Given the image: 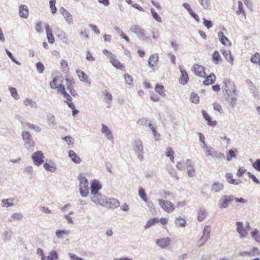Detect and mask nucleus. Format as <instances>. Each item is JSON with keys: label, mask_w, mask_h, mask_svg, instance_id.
Instances as JSON below:
<instances>
[{"label": "nucleus", "mask_w": 260, "mask_h": 260, "mask_svg": "<svg viewBox=\"0 0 260 260\" xmlns=\"http://www.w3.org/2000/svg\"><path fill=\"white\" fill-rule=\"evenodd\" d=\"M132 146L137 157L140 161L144 159V150L142 141L139 139H136L132 141Z\"/></svg>", "instance_id": "obj_1"}, {"label": "nucleus", "mask_w": 260, "mask_h": 260, "mask_svg": "<svg viewBox=\"0 0 260 260\" xmlns=\"http://www.w3.org/2000/svg\"><path fill=\"white\" fill-rule=\"evenodd\" d=\"M79 180V192L82 198H86L89 193L88 181L87 178L82 174L78 176Z\"/></svg>", "instance_id": "obj_2"}, {"label": "nucleus", "mask_w": 260, "mask_h": 260, "mask_svg": "<svg viewBox=\"0 0 260 260\" xmlns=\"http://www.w3.org/2000/svg\"><path fill=\"white\" fill-rule=\"evenodd\" d=\"M225 100L228 103L235 108L237 105L238 93L235 85H233V91L224 94Z\"/></svg>", "instance_id": "obj_3"}, {"label": "nucleus", "mask_w": 260, "mask_h": 260, "mask_svg": "<svg viewBox=\"0 0 260 260\" xmlns=\"http://www.w3.org/2000/svg\"><path fill=\"white\" fill-rule=\"evenodd\" d=\"M21 136L24 141L25 147L28 150H34L35 143L30 133L27 131H23L22 132Z\"/></svg>", "instance_id": "obj_4"}, {"label": "nucleus", "mask_w": 260, "mask_h": 260, "mask_svg": "<svg viewBox=\"0 0 260 260\" xmlns=\"http://www.w3.org/2000/svg\"><path fill=\"white\" fill-rule=\"evenodd\" d=\"M158 203L160 207L167 213H171L175 210V207L169 201L163 199H158Z\"/></svg>", "instance_id": "obj_5"}, {"label": "nucleus", "mask_w": 260, "mask_h": 260, "mask_svg": "<svg viewBox=\"0 0 260 260\" xmlns=\"http://www.w3.org/2000/svg\"><path fill=\"white\" fill-rule=\"evenodd\" d=\"M235 197L233 195L223 196L218 201V207L220 208H226L229 204L235 200Z\"/></svg>", "instance_id": "obj_6"}, {"label": "nucleus", "mask_w": 260, "mask_h": 260, "mask_svg": "<svg viewBox=\"0 0 260 260\" xmlns=\"http://www.w3.org/2000/svg\"><path fill=\"white\" fill-rule=\"evenodd\" d=\"M130 30L142 41H145L148 38L145 35L144 29L138 25H133L130 28Z\"/></svg>", "instance_id": "obj_7"}, {"label": "nucleus", "mask_w": 260, "mask_h": 260, "mask_svg": "<svg viewBox=\"0 0 260 260\" xmlns=\"http://www.w3.org/2000/svg\"><path fill=\"white\" fill-rule=\"evenodd\" d=\"M211 229L209 225H206L203 230V235L198 241L199 246L201 247L206 242L210 237Z\"/></svg>", "instance_id": "obj_8"}, {"label": "nucleus", "mask_w": 260, "mask_h": 260, "mask_svg": "<svg viewBox=\"0 0 260 260\" xmlns=\"http://www.w3.org/2000/svg\"><path fill=\"white\" fill-rule=\"evenodd\" d=\"M120 203L119 201L114 198H105L104 205L102 206L106 207L109 208H116L119 207Z\"/></svg>", "instance_id": "obj_9"}, {"label": "nucleus", "mask_w": 260, "mask_h": 260, "mask_svg": "<svg viewBox=\"0 0 260 260\" xmlns=\"http://www.w3.org/2000/svg\"><path fill=\"white\" fill-rule=\"evenodd\" d=\"M191 70L196 76L201 78H205L206 73L203 66L198 64H194L191 68Z\"/></svg>", "instance_id": "obj_10"}, {"label": "nucleus", "mask_w": 260, "mask_h": 260, "mask_svg": "<svg viewBox=\"0 0 260 260\" xmlns=\"http://www.w3.org/2000/svg\"><path fill=\"white\" fill-rule=\"evenodd\" d=\"M32 159L34 164L36 166L41 165L44 161L45 158L43 153L40 151H38L32 154Z\"/></svg>", "instance_id": "obj_11"}, {"label": "nucleus", "mask_w": 260, "mask_h": 260, "mask_svg": "<svg viewBox=\"0 0 260 260\" xmlns=\"http://www.w3.org/2000/svg\"><path fill=\"white\" fill-rule=\"evenodd\" d=\"M105 198V196H103L101 193H99L91 194L90 197V199L94 204L102 206V205H104Z\"/></svg>", "instance_id": "obj_12"}, {"label": "nucleus", "mask_w": 260, "mask_h": 260, "mask_svg": "<svg viewBox=\"0 0 260 260\" xmlns=\"http://www.w3.org/2000/svg\"><path fill=\"white\" fill-rule=\"evenodd\" d=\"M171 239L168 237L158 239L155 240L156 244L162 249L167 248L171 244Z\"/></svg>", "instance_id": "obj_13"}, {"label": "nucleus", "mask_w": 260, "mask_h": 260, "mask_svg": "<svg viewBox=\"0 0 260 260\" xmlns=\"http://www.w3.org/2000/svg\"><path fill=\"white\" fill-rule=\"evenodd\" d=\"M59 12L63 16L66 21L68 22V24H73V16L69 11H68L64 8L61 7L59 9Z\"/></svg>", "instance_id": "obj_14"}, {"label": "nucleus", "mask_w": 260, "mask_h": 260, "mask_svg": "<svg viewBox=\"0 0 260 260\" xmlns=\"http://www.w3.org/2000/svg\"><path fill=\"white\" fill-rule=\"evenodd\" d=\"M260 255V250L257 247H253L249 250H246L241 252V255L249 256H258Z\"/></svg>", "instance_id": "obj_15"}, {"label": "nucleus", "mask_w": 260, "mask_h": 260, "mask_svg": "<svg viewBox=\"0 0 260 260\" xmlns=\"http://www.w3.org/2000/svg\"><path fill=\"white\" fill-rule=\"evenodd\" d=\"M102 188L100 182L96 180H93L91 183L90 190L91 195L98 193L99 191Z\"/></svg>", "instance_id": "obj_16"}, {"label": "nucleus", "mask_w": 260, "mask_h": 260, "mask_svg": "<svg viewBox=\"0 0 260 260\" xmlns=\"http://www.w3.org/2000/svg\"><path fill=\"white\" fill-rule=\"evenodd\" d=\"M101 132L105 136L107 139L110 141L113 140V136L111 131L104 124H102Z\"/></svg>", "instance_id": "obj_17"}, {"label": "nucleus", "mask_w": 260, "mask_h": 260, "mask_svg": "<svg viewBox=\"0 0 260 260\" xmlns=\"http://www.w3.org/2000/svg\"><path fill=\"white\" fill-rule=\"evenodd\" d=\"M179 69L181 74V76L179 79V82L180 84L184 85L187 83L188 76L187 72L183 69L182 66H179Z\"/></svg>", "instance_id": "obj_18"}, {"label": "nucleus", "mask_w": 260, "mask_h": 260, "mask_svg": "<svg viewBox=\"0 0 260 260\" xmlns=\"http://www.w3.org/2000/svg\"><path fill=\"white\" fill-rule=\"evenodd\" d=\"M221 52L222 53L225 59L231 64H233L234 57L232 54L231 51L230 50H225L223 49L221 50Z\"/></svg>", "instance_id": "obj_19"}, {"label": "nucleus", "mask_w": 260, "mask_h": 260, "mask_svg": "<svg viewBox=\"0 0 260 260\" xmlns=\"http://www.w3.org/2000/svg\"><path fill=\"white\" fill-rule=\"evenodd\" d=\"M226 181L230 184L234 185H238L242 182V181L239 179H234L233 175L231 173H228L225 175Z\"/></svg>", "instance_id": "obj_20"}, {"label": "nucleus", "mask_w": 260, "mask_h": 260, "mask_svg": "<svg viewBox=\"0 0 260 260\" xmlns=\"http://www.w3.org/2000/svg\"><path fill=\"white\" fill-rule=\"evenodd\" d=\"M237 231L240 234L241 237H245L247 236L248 233L246 231V229L243 227V223L241 222H237Z\"/></svg>", "instance_id": "obj_21"}, {"label": "nucleus", "mask_w": 260, "mask_h": 260, "mask_svg": "<svg viewBox=\"0 0 260 260\" xmlns=\"http://www.w3.org/2000/svg\"><path fill=\"white\" fill-rule=\"evenodd\" d=\"M70 234V231L67 230H58L55 232V236L58 239H63L66 237H68Z\"/></svg>", "instance_id": "obj_22"}, {"label": "nucleus", "mask_w": 260, "mask_h": 260, "mask_svg": "<svg viewBox=\"0 0 260 260\" xmlns=\"http://www.w3.org/2000/svg\"><path fill=\"white\" fill-rule=\"evenodd\" d=\"M218 37L219 41L223 45H228L231 46V43L230 42L229 39L224 35V34L222 31H219L218 33Z\"/></svg>", "instance_id": "obj_23"}, {"label": "nucleus", "mask_w": 260, "mask_h": 260, "mask_svg": "<svg viewBox=\"0 0 260 260\" xmlns=\"http://www.w3.org/2000/svg\"><path fill=\"white\" fill-rule=\"evenodd\" d=\"M158 61V55L157 54H153L150 55L149 60L148 63L150 68H153L155 66Z\"/></svg>", "instance_id": "obj_24"}, {"label": "nucleus", "mask_w": 260, "mask_h": 260, "mask_svg": "<svg viewBox=\"0 0 260 260\" xmlns=\"http://www.w3.org/2000/svg\"><path fill=\"white\" fill-rule=\"evenodd\" d=\"M102 94L104 95V101L108 105L107 107H109L112 101V95L107 90L103 91Z\"/></svg>", "instance_id": "obj_25"}, {"label": "nucleus", "mask_w": 260, "mask_h": 260, "mask_svg": "<svg viewBox=\"0 0 260 260\" xmlns=\"http://www.w3.org/2000/svg\"><path fill=\"white\" fill-rule=\"evenodd\" d=\"M216 77L214 73L210 74V75L208 76L203 82V83L205 85H209L212 84L215 81Z\"/></svg>", "instance_id": "obj_26"}, {"label": "nucleus", "mask_w": 260, "mask_h": 260, "mask_svg": "<svg viewBox=\"0 0 260 260\" xmlns=\"http://www.w3.org/2000/svg\"><path fill=\"white\" fill-rule=\"evenodd\" d=\"M224 188V184L222 182H215L212 185V190L215 192L221 191Z\"/></svg>", "instance_id": "obj_27"}, {"label": "nucleus", "mask_w": 260, "mask_h": 260, "mask_svg": "<svg viewBox=\"0 0 260 260\" xmlns=\"http://www.w3.org/2000/svg\"><path fill=\"white\" fill-rule=\"evenodd\" d=\"M45 29L48 42L51 44H53L55 41L54 38L52 33V30L50 29L49 25L48 24L45 25Z\"/></svg>", "instance_id": "obj_28"}, {"label": "nucleus", "mask_w": 260, "mask_h": 260, "mask_svg": "<svg viewBox=\"0 0 260 260\" xmlns=\"http://www.w3.org/2000/svg\"><path fill=\"white\" fill-rule=\"evenodd\" d=\"M69 156L72 161L76 164H79L81 161L80 157L73 150H70L69 152Z\"/></svg>", "instance_id": "obj_29"}, {"label": "nucleus", "mask_w": 260, "mask_h": 260, "mask_svg": "<svg viewBox=\"0 0 260 260\" xmlns=\"http://www.w3.org/2000/svg\"><path fill=\"white\" fill-rule=\"evenodd\" d=\"M19 15L20 17L26 18L28 15V10L27 7L24 5H22L19 7Z\"/></svg>", "instance_id": "obj_30"}, {"label": "nucleus", "mask_w": 260, "mask_h": 260, "mask_svg": "<svg viewBox=\"0 0 260 260\" xmlns=\"http://www.w3.org/2000/svg\"><path fill=\"white\" fill-rule=\"evenodd\" d=\"M202 114L204 118L207 121L208 125L214 126L217 124V122L216 121H212L210 116L205 110L202 111Z\"/></svg>", "instance_id": "obj_31"}, {"label": "nucleus", "mask_w": 260, "mask_h": 260, "mask_svg": "<svg viewBox=\"0 0 260 260\" xmlns=\"http://www.w3.org/2000/svg\"><path fill=\"white\" fill-rule=\"evenodd\" d=\"M213 62L215 64H218L222 60V58L217 51H215L212 55Z\"/></svg>", "instance_id": "obj_32"}, {"label": "nucleus", "mask_w": 260, "mask_h": 260, "mask_svg": "<svg viewBox=\"0 0 260 260\" xmlns=\"http://www.w3.org/2000/svg\"><path fill=\"white\" fill-rule=\"evenodd\" d=\"M76 73L81 82L88 83V77L83 71L80 70H77Z\"/></svg>", "instance_id": "obj_33"}, {"label": "nucleus", "mask_w": 260, "mask_h": 260, "mask_svg": "<svg viewBox=\"0 0 260 260\" xmlns=\"http://www.w3.org/2000/svg\"><path fill=\"white\" fill-rule=\"evenodd\" d=\"M159 222V219L157 217L149 219L144 225L145 229H148Z\"/></svg>", "instance_id": "obj_34"}, {"label": "nucleus", "mask_w": 260, "mask_h": 260, "mask_svg": "<svg viewBox=\"0 0 260 260\" xmlns=\"http://www.w3.org/2000/svg\"><path fill=\"white\" fill-rule=\"evenodd\" d=\"M47 122L50 126L54 127L56 125L57 123L55 120V117L52 114L49 113L47 115Z\"/></svg>", "instance_id": "obj_35"}, {"label": "nucleus", "mask_w": 260, "mask_h": 260, "mask_svg": "<svg viewBox=\"0 0 260 260\" xmlns=\"http://www.w3.org/2000/svg\"><path fill=\"white\" fill-rule=\"evenodd\" d=\"M206 216V209L204 208H200L198 211V220L199 221H202Z\"/></svg>", "instance_id": "obj_36"}, {"label": "nucleus", "mask_w": 260, "mask_h": 260, "mask_svg": "<svg viewBox=\"0 0 260 260\" xmlns=\"http://www.w3.org/2000/svg\"><path fill=\"white\" fill-rule=\"evenodd\" d=\"M23 103L26 106H29L31 108H37V103L31 99L26 98L24 100Z\"/></svg>", "instance_id": "obj_37"}, {"label": "nucleus", "mask_w": 260, "mask_h": 260, "mask_svg": "<svg viewBox=\"0 0 260 260\" xmlns=\"http://www.w3.org/2000/svg\"><path fill=\"white\" fill-rule=\"evenodd\" d=\"M224 85L222 86V88L223 90H225V93L226 94L228 93L231 92L233 91V87H231V89H230V86H229V84L231 83V80L230 79H225L224 81Z\"/></svg>", "instance_id": "obj_38"}, {"label": "nucleus", "mask_w": 260, "mask_h": 260, "mask_svg": "<svg viewBox=\"0 0 260 260\" xmlns=\"http://www.w3.org/2000/svg\"><path fill=\"white\" fill-rule=\"evenodd\" d=\"M174 222L176 225L181 227H185L186 224L185 219L180 216L176 217Z\"/></svg>", "instance_id": "obj_39"}, {"label": "nucleus", "mask_w": 260, "mask_h": 260, "mask_svg": "<svg viewBox=\"0 0 260 260\" xmlns=\"http://www.w3.org/2000/svg\"><path fill=\"white\" fill-rule=\"evenodd\" d=\"M14 200L13 199H4L2 200V206L3 207H10L14 206V204L12 203V202Z\"/></svg>", "instance_id": "obj_40"}, {"label": "nucleus", "mask_w": 260, "mask_h": 260, "mask_svg": "<svg viewBox=\"0 0 260 260\" xmlns=\"http://www.w3.org/2000/svg\"><path fill=\"white\" fill-rule=\"evenodd\" d=\"M110 62L112 64V65L118 69H120L122 66L121 63L116 58L115 55H113L112 57L110 58Z\"/></svg>", "instance_id": "obj_41"}, {"label": "nucleus", "mask_w": 260, "mask_h": 260, "mask_svg": "<svg viewBox=\"0 0 260 260\" xmlns=\"http://www.w3.org/2000/svg\"><path fill=\"white\" fill-rule=\"evenodd\" d=\"M43 167L46 171H48L51 172H54L56 169L55 165L53 162H51V164L45 162L43 165Z\"/></svg>", "instance_id": "obj_42"}, {"label": "nucleus", "mask_w": 260, "mask_h": 260, "mask_svg": "<svg viewBox=\"0 0 260 260\" xmlns=\"http://www.w3.org/2000/svg\"><path fill=\"white\" fill-rule=\"evenodd\" d=\"M58 258V254L55 250L51 251L46 257L47 260H57Z\"/></svg>", "instance_id": "obj_43"}, {"label": "nucleus", "mask_w": 260, "mask_h": 260, "mask_svg": "<svg viewBox=\"0 0 260 260\" xmlns=\"http://www.w3.org/2000/svg\"><path fill=\"white\" fill-rule=\"evenodd\" d=\"M251 235L255 241L260 243V234L257 229H254L253 231L251 232Z\"/></svg>", "instance_id": "obj_44"}, {"label": "nucleus", "mask_w": 260, "mask_h": 260, "mask_svg": "<svg viewBox=\"0 0 260 260\" xmlns=\"http://www.w3.org/2000/svg\"><path fill=\"white\" fill-rule=\"evenodd\" d=\"M13 235V232L11 231H5L3 233V240L6 242L10 241Z\"/></svg>", "instance_id": "obj_45"}, {"label": "nucleus", "mask_w": 260, "mask_h": 260, "mask_svg": "<svg viewBox=\"0 0 260 260\" xmlns=\"http://www.w3.org/2000/svg\"><path fill=\"white\" fill-rule=\"evenodd\" d=\"M237 15L242 14L245 17H246V13L244 11L243 8V5L240 1L238 2V9L236 12Z\"/></svg>", "instance_id": "obj_46"}, {"label": "nucleus", "mask_w": 260, "mask_h": 260, "mask_svg": "<svg viewBox=\"0 0 260 260\" xmlns=\"http://www.w3.org/2000/svg\"><path fill=\"white\" fill-rule=\"evenodd\" d=\"M250 61L256 64H258L260 66V54L258 53H255L253 55L251 58Z\"/></svg>", "instance_id": "obj_47"}, {"label": "nucleus", "mask_w": 260, "mask_h": 260, "mask_svg": "<svg viewBox=\"0 0 260 260\" xmlns=\"http://www.w3.org/2000/svg\"><path fill=\"white\" fill-rule=\"evenodd\" d=\"M251 84V91L253 94V96L255 99H258L259 97V91L256 86L251 82H250Z\"/></svg>", "instance_id": "obj_48"}, {"label": "nucleus", "mask_w": 260, "mask_h": 260, "mask_svg": "<svg viewBox=\"0 0 260 260\" xmlns=\"http://www.w3.org/2000/svg\"><path fill=\"white\" fill-rule=\"evenodd\" d=\"M9 89L12 96H13L15 100H18L19 98V95L18 94L17 90L15 88L10 87Z\"/></svg>", "instance_id": "obj_49"}, {"label": "nucleus", "mask_w": 260, "mask_h": 260, "mask_svg": "<svg viewBox=\"0 0 260 260\" xmlns=\"http://www.w3.org/2000/svg\"><path fill=\"white\" fill-rule=\"evenodd\" d=\"M210 156L212 157H213L215 158H218V159H223L225 157L223 153L218 152L215 150H214L213 151V152L212 153Z\"/></svg>", "instance_id": "obj_50"}, {"label": "nucleus", "mask_w": 260, "mask_h": 260, "mask_svg": "<svg viewBox=\"0 0 260 260\" xmlns=\"http://www.w3.org/2000/svg\"><path fill=\"white\" fill-rule=\"evenodd\" d=\"M156 92H158L162 96H165L164 87L159 84H156L155 88Z\"/></svg>", "instance_id": "obj_51"}, {"label": "nucleus", "mask_w": 260, "mask_h": 260, "mask_svg": "<svg viewBox=\"0 0 260 260\" xmlns=\"http://www.w3.org/2000/svg\"><path fill=\"white\" fill-rule=\"evenodd\" d=\"M124 79L125 80V83L128 87H131V84L133 82V78L128 74H125L124 75Z\"/></svg>", "instance_id": "obj_52"}, {"label": "nucleus", "mask_w": 260, "mask_h": 260, "mask_svg": "<svg viewBox=\"0 0 260 260\" xmlns=\"http://www.w3.org/2000/svg\"><path fill=\"white\" fill-rule=\"evenodd\" d=\"M139 195L140 197L143 200L144 202H145V203L147 202V196L143 188H141L139 189Z\"/></svg>", "instance_id": "obj_53"}, {"label": "nucleus", "mask_w": 260, "mask_h": 260, "mask_svg": "<svg viewBox=\"0 0 260 260\" xmlns=\"http://www.w3.org/2000/svg\"><path fill=\"white\" fill-rule=\"evenodd\" d=\"M190 101L192 103L197 104L199 102V96L195 93L192 92L190 94Z\"/></svg>", "instance_id": "obj_54"}, {"label": "nucleus", "mask_w": 260, "mask_h": 260, "mask_svg": "<svg viewBox=\"0 0 260 260\" xmlns=\"http://www.w3.org/2000/svg\"><path fill=\"white\" fill-rule=\"evenodd\" d=\"M203 24L204 26L207 28L210 29L213 26V22L211 20H207L206 18H203Z\"/></svg>", "instance_id": "obj_55"}, {"label": "nucleus", "mask_w": 260, "mask_h": 260, "mask_svg": "<svg viewBox=\"0 0 260 260\" xmlns=\"http://www.w3.org/2000/svg\"><path fill=\"white\" fill-rule=\"evenodd\" d=\"M151 12L153 18L158 22H161V19L159 15L154 10V9H151Z\"/></svg>", "instance_id": "obj_56"}, {"label": "nucleus", "mask_w": 260, "mask_h": 260, "mask_svg": "<svg viewBox=\"0 0 260 260\" xmlns=\"http://www.w3.org/2000/svg\"><path fill=\"white\" fill-rule=\"evenodd\" d=\"M199 4L205 9H207L210 3V0H198Z\"/></svg>", "instance_id": "obj_57"}, {"label": "nucleus", "mask_w": 260, "mask_h": 260, "mask_svg": "<svg viewBox=\"0 0 260 260\" xmlns=\"http://www.w3.org/2000/svg\"><path fill=\"white\" fill-rule=\"evenodd\" d=\"M55 0H50L49 2L50 7L53 14H55L57 11V9L55 7Z\"/></svg>", "instance_id": "obj_58"}, {"label": "nucleus", "mask_w": 260, "mask_h": 260, "mask_svg": "<svg viewBox=\"0 0 260 260\" xmlns=\"http://www.w3.org/2000/svg\"><path fill=\"white\" fill-rule=\"evenodd\" d=\"M36 67L39 73L42 74L44 70V66L41 62H38L36 64Z\"/></svg>", "instance_id": "obj_59"}, {"label": "nucleus", "mask_w": 260, "mask_h": 260, "mask_svg": "<svg viewBox=\"0 0 260 260\" xmlns=\"http://www.w3.org/2000/svg\"><path fill=\"white\" fill-rule=\"evenodd\" d=\"M235 157L236 155L235 152L233 150H230L226 155V159L228 161H230L232 160L233 157Z\"/></svg>", "instance_id": "obj_60"}, {"label": "nucleus", "mask_w": 260, "mask_h": 260, "mask_svg": "<svg viewBox=\"0 0 260 260\" xmlns=\"http://www.w3.org/2000/svg\"><path fill=\"white\" fill-rule=\"evenodd\" d=\"M11 217L13 219L21 220L23 218V215L20 213L15 212L11 215Z\"/></svg>", "instance_id": "obj_61"}, {"label": "nucleus", "mask_w": 260, "mask_h": 260, "mask_svg": "<svg viewBox=\"0 0 260 260\" xmlns=\"http://www.w3.org/2000/svg\"><path fill=\"white\" fill-rule=\"evenodd\" d=\"M26 125L30 129H34L37 132H40L41 131V128L39 126L35 125L33 124L28 123L26 124Z\"/></svg>", "instance_id": "obj_62"}, {"label": "nucleus", "mask_w": 260, "mask_h": 260, "mask_svg": "<svg viewBox=\"0 0 260 260\" xmlns=\"http://www.w3.org/2000/svg\"><path fill=\"white\" fill-rule=\"evenodd\" d=\"M60 64L61 68L63 69L64 71L69 70L68 63L67 61L64 59H62L60 61Z\"/></svg>", "instance_id": "obj_63"}, {"label": "nucleus", "mask_w": 260, "mask_h": 260, "mask_svg": "<svg viewBox=\"0 0 260 260\" xmlns=\"http://www.w3.org/2000/svg\"><path fill=\"white\" fill-rule=\"evenodd\" d=\"M253 167L258 171L260 172V159H257L252 165Z\"/></svg>", "instance_id": "obj_64"}]
</instances>
